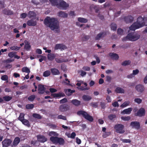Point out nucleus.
Wrapping results in <instances>:
<instances>
[{
	"label": "nucleus",
	"instance_id": "obj_1",
	"mask_svg": "<svg viewBox=\"0 0 147 147\" xmlns=\"http://www.w3.org/2000/svg\"><path fill=\"white\" fill-rule=\"evenodd\" d=\"M44 24L47 26L50 27L51 30L57 32L59 31L58 22L54 18L47 17L45 20Z\"/></svg>",
	"mask_w": 147,
	"mask_h": 147
},
{
	"label": "nucleus",
	"instance_id": "obj_2",
	"mask_svg": "<svg viewBox=\"0 0 147 147\" xmlns=\"http://www.w3.org/2000/svg\"><path fill=\"white\" fill-rule=\"evenodd\" d=\"M144 26H147V17L143 18L139 16L138 18L137 22L129 27V29L130 30L134 31Z\"/></svg>",
	"mask_w": 147,
	"mask_h": 147
},
{
	"label": "nucleus",
	"instance_id": "obj_3",
	"mask_svg": "<svg viewBox=\"0 0 147 147\" xmlns=\"http://www.w3.org/2000/svg\"><path fill=\"white\" fill-rule=\"evenodd\" d=\"M51 4L63 9H65L69 7V5L63 0H49Z\"/></svg>",
	"mask_w": 147,
	"mask_h": 147
},
{
	"label": "nucleus",
	"instance_id": "obj_4",
	"mask_svg": "<svg viewBox=\"0 0 147 147\" xmlns=\"http://www.w3.org/2000/svg\"><path fill=\"white\" fill-rule=\"evenodd\" d=\"M140 37V35L137 33L135 32L129 33L127 36L122 38L123 41L129 40L131 41H135L139 39Z\"/></svg>",
	"mask_w": 147,
	"mask_h": 147
},
{
	"label": "nucleus",
	"instance_id": "obj_5",
	"mask_svg": "<svg viewBox=\"0 0 147 147\" xmlns=\"http://www.w3.org/2000/svg\"><path fill=\"white\" fill-rule=\"evenodd\" d=\"M50 140L52 142L55 144L61 145L63 144L64 143V140L61 138L52 137L50 138Z\"/></svg>",
	"mask_w": 147,
	"mask_h": 147
},
{
	"label": "nucleus",
	"instance_id": "obj_6",
	"mask_svg": "<svg viewBox=\"0 0 147 147\" xmlns=\"http://www.w3.org/2000/svg\"><path fill=\"white\" fill-rule=\"evenodd\" d=\"M124 128V125L121 124H117L114 126L116 131L121 134H123L125 132Z\"/></svg>",
	"mask_w": 147,
	"mask_h": 147
},
{
	"label": "nucleus",
	"instance_id": "obj_7",
	"mask_svg": "<svg viewBox=\"0 0 147 147\" xmlns=\"http://www.w3.org/2000/svg\"><path fill=\"white\" fill-rule=\"evenodd\" d=\"M77 114L80 115H82L87 120L92 121L93 120L92 117L89 115L86 112L82 111H79L77 112Z\"/></svg>",
	"mask_w": 147,
	"mask_h": 147
},
{
	"label": "nucleus",
	"instance_id": "obj_8",
	"mask_svg": "<svg viewBox=\"0 0 147 147\" xmlns=\"http://www.w3.org/2000/svg\"><path fill=\"white\" fill-rule=\"evenodd\" d=\"M38 20V18H35L28 20L27 22V24L29 26H35L36 25L37 22Z\"/></svg>",
	"mask_w": 147,
	"mask_h": 147
},
{
	"label": "nucleus",
	"instance_id": "obj_9",
	"mask_svg": "<svg viewBox=\"0 0 147 147\" xmlns=\"http://www.w3.org/2000/svg\"><path fill=\"white\" fill-rule=\"evenodd\" d=\"M131 126L133 128L136 129H139L140 128V124L138 121H132L130 123Z\"/></svg>",
	"mask_w": 147,
	"mask_h": 147
},
{
	"label": "nucleus",
	"instance_id": "obj_10",
	"mask_svg": "<svg viewBox=\"0 0 147 147\" xmlns=\"http://www.w3.org/2000/svg\"><path fill=\"white\" fill-rule=\"evenodd\" d=\"M145 109L143 108H141L136 113V115L139 117L144 116L145 115Z\"/></svg>",
	"mask_w": 147,
	"mask_h": 147
},
{
	"label": "nucleus",
	"instance_id": "obj_11",
	"mask_svg": "<svg viewBox=\"0 0 147 147\" xmlns=\"http://www.w3.org/2000/svg\"><path fill=\"white\" fill-rule=\"evenodd\" d=\"M67 48V47L64 45L62 44H58L55 45L54 49L55 50L60 49L62 51L66 49Z\"/></svg>",
	"mask_w": 147,
	"mask_h": 147
},
{
	"label": "nucleus",
	"instance_id": "obj_12",
	"mask_svg": "<svg viewBox=\"0 0 147 147\" xmlns=\"http://www.w3.org/2000/svg\"><path fill=\"white\" fill-rule=\"evenodd\" d=\"M136 89L138 92H142L144 90V88L143 85L139 84L136 86Z\"/></svg>",
	"mask_w": 147,
	"mask_h": 147
},
{
	"label": "nucleus",
	"instance_id": "obj_13",
	"mask_svg": "<svg viewBox=\"0 0 147 147\" xmlns=\"http://www.w3.org/2000/svg\"><path fill=\"white\" fill-rule=\"evenodd\" d=\"M11 142L9 139H6L4 140L2 142L3 146L4 147H6L9 146Z\"/></svg>",
	"mask_w": 147,
	"mask_h": 147
},
{
	"label": "nucleus",
	"instance_id": "obj_14",
	"mask_svg": "<svg viewBox=\"0 0 147 147\" xmlns=\"http://www.w3.org/2000/svg\"><path fill=\"white\" fill-rule=\"evenodd\" d=\"M132 110V108H129L124 110L121 112V113L122 114H129L131 113V112Z\"/></svg>",
	"mask_w": 147,
	"mask_h": 147
},
{
	"label": "nucleus",
	"instance_id": "obj_15",
	"mask_svg": "<svg viewBox=\"0 0 147 147\" xmlns=\"http://www.w3.org/2000/svg\"><path fill=\"white\" fill-rule=\"evenodd\" d=\"M38 93L40 94L43 93L45 91V88L43 85L40 84L38 86Z\"/></svg>",
	"mask_w": 147,
	"mask_h": 147
},
{
	"label": "nucleus",
	"instance_id": "obj_16",
	"mask_svg": "<svg viewBox=\"0 0 147 147\" xmlns=\"http://www.w3.org/2000/svg\"><path fill=\"white\" fill-rule=\"evenodd\" d=\"M37 137L38 140L42 142H44L47 140V138L42 135H38Z\"/></svg>",
	"mask_w": 147,
	"mask_h": 147
},
{
	"label": "nucleus",
	"instance_id": "obj_17",
	"mask_svg": "<svg viewBox=\"0 0 147 147\" xmlns=\"http://www.w3.org/2000/svg\"><path fill=\"white\" fill-rule=\"evenodd\" d=\"M64 94L62 92H59L58 93H54L51 94L53 97L59 98L61 96H63Z\"/></svg>",
	"mask_w": 147,
	"mask_h": 147
},
{
	"label": "nucleus",
	"instance_id": "obj_18",
	"mask_svg": "<svg viewBox=\"0 0 147 147\" xmlns=\"http://www.w3.org/2000/svg\"><path fill=\"white\" fill-rule=\"evenodd\" d=\"M109 55L112 59L115 60L118 59L119 57L118 55L115 53H110Z\"/></svg>",
	"mask_w": 147,
	"mask_h": 147
},
{
	"label": "nucleus",
	"instance_id": "obj_19",
	"mask_svg": "<svg viewBox=\"0 0 147 147\" xmlns=\"http://www.w3.org/2000/svg\"><path fill=\"white\" fill-rule=\"evenodd\" d=\"M24 42L25 43L24 49L27 51L30 50L31 48V46L28 42L26 40L24 41Z\"/></svg>",
	"mask_w": 147,
	"mask_h": 147
},
{
	"label": "nucleus",
	"instance_id": "obj_20",
	"mask_svg": "<svg viewBox=\"0 0 147 147\" xmlns=\"http://www.w3.org/2000/svg\"><path fill=\"white\" fill-rule=\"evenodd\" d=\"M28 16L30 18L32 17H34L35 18H36V14L33 11H29L28 15Z\"/></svg>",
	"mask_w": 147,
	"mask_h": 147
},
{
	"label": "nucleus",
	"instance_id": "obj_21",
	"mask_svg": "<svg viewBox=\"0 0 147 147\" xmlns=\"http://www.w3.org/2000/svg\"><path fill=\"white\" fill-rule=\"evenodd\" d=\"M56 57L54 54L50 53L47 55L48 59L50 61H52Z\"/></svg>",
	"mask_w": 147,
	"mask_h": 147
},
{
	"label": "nucleus",
	"instance_id": "obj_22",
	"mask_svg": "<svg viewBox=\"0 0 147 147\" xmlns=\"http://www.w3.org/2000/svg\"><path fill=\"white\" fill-rule=\"evenodd\" d=\"M52 74L54 75L59 74V70L55 68H52L51 69Z\"/></svg>",
	"mask_w": 147,
	"mask_h": 147
},
{
	"label": "nucleus",
	"instance_id": "obj_23",
	"mask_svg": "<svg viewBox=\"0 0 147 147\" xmlns=\"http://www.w3.org/2000/svg\"><path fill=\"white\" fill-rule=\"evenodd\" d=\"M104 33L101 32L98 34L95 37V39L96 40H99L102 38L104 36Z\"/></svg>",
	"mask_w": 147,
	"mask_h": 147
},
{
	"label": "nucleus",
	"instance_id": "obj_24",
	"mask_svg": "<svg viewBox=\"0 0 147 147\" xmlns=\"http://www.w3.org/2000/svg\"><path fill=\"white\" fill-rule=\"evenodd\" d=\"M115 92L117 93H123L124 92V90L120 88V87H117L115 90Z\"/></svg>",
	"mask_w": 147,
	"mask_h": 147
},
{
	"label": "nucleus",
	"instance_id": "obj_25",
	"mask_svg": "<svg viewBox=\"0 0 147 147\" xmlns=\"http://www.w3.org/2000/svg\"><path fill=\"white\" fill-rule=\"evenodd\" d=\"M83 99L85 101H89L91 99L92 97L91 96L88 95H84L82 97Z\"/></svg>",
	"mask_w": 147,
	"mask_h": 147
},
{
	"label": "nucleus",
	"instance_id": "obj_26",
	"mask_svg": "<svg viewBox=\"0 0 147 147\" xmlns=\"http://www.w3.org/2000/svg\"><path fill=\"white\" fill-rule=\"evenodd\" d=\"M65 92L66 94L67 95H70L71 94L74 92H75V90H71L70 89H68L65 90Z\"/></svg>",
	"mask_w": 147,
	"mask_h": 147
},
{
	"label": "nucleus",
	"instance_id": "obj_27",
	"mask_svg": "<svg viewBox=\"0 0 147 147\" xmlns=\"http://www.w3.org/2000/svg\"><path fill=\"white\" fill-rule=\"evenodd\" d=\"M58 16L60 17L66 18L67 16V14L62 11H60L58 13Z\"/></svg>",
	"mask_w": 147,
	"mask_h": 147
},
{
	"label": "nucleus",
	"instance_id": "obj_28",
	"mask_svg": "<svg viewBox=\"0 0 147 147\" xmlns=\"http://www.w3.org/2000/svg\"><path fill=\"white\" fill-rule=\"evenodd\" d=\"M71 102L73 105L76 106H78L80 104V102L78 100L74 99L71 101Z\"/></svg>",
	"mask_w": 147,
	"mask_h": 147
},
{
	"label": "nucleus",
	"instance_id": "obj_29",
	"mask_svg": "<svg viewBox=\"0 0 147 147\" xmlns=\"http://www.w3.org/2000/svg\"><path fill=\"white\" fill-rule=\"evenodd\" d=\"M20 141V139L18 137L16 138L13 142V145L14 146L17 145Z\"/></svg>",
	"mask_w": 147,
	"mask_h": 147
},
{
	"label": "nucleus",
	"instance_id": "obj_30",
	"mask_svg": "<svg viewBox=\"0 0 147 147\" xmlns=\"http://www.w3.org/2000/svg\"><path fill=\"white\" fill-rule=\"evenodd\" d=\"M130 103V102L129 100H127L124 102L121 106L120 107L122 108L125 107L129 105Z\"/></svg>",
	"mask_w": 147,
	"mask_h": 147
},
{
	"label": "nucleus",
	"instance_id": "obj_31",
	"mask_svg": "<svg viewBox=\"0 0 147 147\" xmlns=\"http://www.w3.org/2000/svg\"><path fill=\"white\" fill-rule=\"evenodd\" d=\"M78 20L79 22L83 23H86L87 22V20L84 18H78Z\"/></svg>",
	"mask_w": 147,
	"mask_h": 147
},
{
	"label": "nucleus",
	"instance_id": "obj_32",
	"mask_svg": "<svg viewBox=\"0 0 147 147\" xmlns=\"http://www.w3.org/2000/svg\"><path fill=\"white\" fill-rule=\"evenodd\" d=\"M67 108L65 106L61 105L59 107L60 110L62 112H64L67 110Z\"/></svg>",
	"mask_w": 147,
	"mask_h": 147
},
{
	"label": "nucleus",
	"instance_id": "obj_33",
	"mask_svg": "<svg viewBox=\"0 0 147 147\" xmlns=\"http://www.w3.org/2000/svg\"><path fill=\"white\" fill-rule=\"evenodd\" d=\"M23 72H25L28 74L30 72V69L26 67H23L22 70Z\"/></svg>",
	"mask_w": 147,
	"mask_h": 147
},
{
	"label": "nucleus",
	"instance_id": "obj_34",
	"mask_svg": "<svg viewBox=\"0 0 147 147\" xmlns=\"http://www.w3.org/2000/svg\"><path fill=\"white\" fill-rule=\"evenodd\" d=\"M131 63V61H125L122 63V65L123 66H125L129 65Z\"/></svg>",
	"mask_w": 147,
	"mask_h": 147
},
{
	"label": "nucleus",
	"instance_id": "obj_35",
	"mask_svg": "<svg viewBox=\"0 0 147 147\" xmlns=\"http://www.w3.org/2000/svg\"><path fill=\"white\" fill-rule=\"evenodd\" d=\"M49 135L50 136H58L59 135V134H58L56 132L53 131H50L49 132Z\"/></svg>",
	"mask_w": 147,
	"mask_h": 147
},
{
	"label": "nucleus",
	"instance_id": "obj_36",
	"mask_svg": "<svg viewBox=\"0 0 147 147\" xmlns=\"http://www.w3.org/2000/svg\"><path fill=\"white\" fill-rule=\"evenodd\" d=\"M82 84H83L86 86H87V84L86 83L84 82L82 80L79 81L76 84V85L78 86H80Z\"/></svg>",
	"mask_w": 147,
	"mask_h": 147
},
{
	"label": "nucleus",
	"instance_id": "obj_37",
	"mask_svg": "<svg viewBox=\"0 0 147 147\" xmlns=\"http://www.w3.org/2000/svg\"><path fill=\"white\" fill-rule=\"evenodd\" d=\"M121 118L123 121H128L130 119L131 117L129 116H122L121 117Z\"/></svg>",
	"mask_w": 147,
	"mask_h": 147
},
{
	"label": "nucleus",
	"instance_id": "obj_38",
	"mask_svg": "<svg viewBox=\"0 0 147 147\" xmlns=\"http://www.w3.org/2000/svg\"><path fill=\"white\" fill-rule=\"evenodd\" d=\"M51 74L49 71L47 70L45 71L43 74V76L45 77H47L49 76Z\"/></svg>",
	"mask_w": 147,
	"mask_h": 147
},
{
	"label": "nucleus",
	"instance_id": "obj_39",
	"mask_svg": "<svg viewBox=\"0 0 147 147\" xmlns=\"http://www.w3.org/2000/svg\"><path fill=\"white\" fill-rule=\"evenodd\" d=\"M22 122L24 124L26 125L28 127L30 125L29 121L26 119H24L22 121Z\"/></svg>",
	"mask_w": 147,
	"mask_h": 147
},
{
	"label": "nucleus",
	"instance_id": "obj_40",
	"mask_svg": "<svg viewBox=\"0 0 147 147\" xmlns=\"http://www.w3.org/2000/svg\"><path fill=\"white\" fill-rule=\"evenodd\" d=\"M134 101L135 102L138 104H140L142 102V100L140 98H136L134 99Z\"/></svg>",
	"mask_w": 147,
	"mask_h": 147
},
{
	"label": "nucleus",
	"instance_id": "obj_41",
	"mask_svg": "<svg viewBox=\"0 0 147 147\" xmlns=\"http://www.w3.org/2000/svg\"><path fill=\"white\" fill-rule=\"evenodd\" d=\"M10 49L11 50L17 51L20 49V47L16 46H14L11 47Z\"/></svg>",
	"mask_w": 147,
	"mask_h": 147
},
{
	"label": "nucleus",
	"instance_id": "obj_42",
	"mask_svg": "<svg viewBox=\"0 0 147 147\" xmlns=\"http://www.w3.org/2000/svg\"><path fill=\"white\" fill-rule=\"evenodd\" d=\"M117 33L119 35H123L124 34L123 31L120 28H119L118 29Z\"/></svg>",
	"mask_w": 147,
	"mask_h": 147
},
{
	"label": "nucleus",
	"instance_id": "obj_43",
	"mask_svg": "<svg viewBox=\"0 0 147 147\" xmlns=\"http://www.w3.org/2000/svg\"><path fill=\"white\" fill-rule=\"evenodd\" d=\"M3 100H5L6 101H9L11 99L12 97L9 96H5L3 97Z\"/></svg>",
	"mask_w": 147,
	"mask_h": 147
},
{
	"label": "nucleus",
	"instance_id": "obj_44",
	"mask_svg": "<svg viewBox=\"0 0 147 147\" xmlns=\"http://www.w3.org/2000/svg\"><path fill=\"white\" fill-rule=\"evenodd\" d=\"M78 73L79 74H80L82 76H85L86 74V73L82 70H79L78 71Z\"/></svg>",
	"mask_w": 147,
	"mask_h": 147
},
{
	"label": "nucleus",
	"instance_id": "obj_45",
	"mask_svg": "<svg viewBox=\"0 0 147 147\" xmlns=\"http://www.w3.org/2000/svg\"><path fill=\"white\" fill-rule=\"evenodd\" d=\"M24 113H21L20 114V115L19 117V120L21 121H22L24 119Z\"/></svg>",
	"mask_w": 147,
	"mask_h": 147
},
{
	"label": "nucleus",
	"instance_id": "obj_46",
	"mask_svg": "<svg viewBox=\"0 0 147 147\" xmlns=\"http://www.w3.org/2000/svg\"><path fill=\"white\" fill-rule=\"evenodd\" d=\"M32 116L38 119H41V116L38 114H34Z\"/></svg>",
	"mask_w": 147,
	"mask_h": 147
},
{
	"label": "nucleus",
	"instance_id": "obj_47",
	"mask_svg": "<svg viewBox=\"0 0 147 147\" xmlns=\"http://www.w3.org/2000/svg\"><path fill=\"white\" fill-rule=\"evenodd\" d=\"M77 88L82 90H88L90 89V88L89 87H84L82 86L80 87H78Z\"/></svg>",
	"mask_w": 147,
	"mask_h": 147
},
{
	"label": "nucleus",
	"instance_id": "obj_48",
	"mask_svg": "<svg viewBox=\"0 0 147 147\" xmlns=\"http://www.w3.org/2000/svg\"><path fill=\"white\" fill-rule=\"evenodd\" d=\"M121 140L124 143H129L131 142L129 139H121Z\"/></svg>",
	"mask_w": 147,
	"mask_h": 147
},
{
	"label": "nucleus",
	"instance_id": "obj_49",
	"mask_svg": "<svg viewBox=\"0 0 147 147\" xmlns=\"http://www.w3.org/2000/svg\"><path fill=\"white\" fill-rule=\"evenodd\" d=\"M111 29L113 30H115L117 28V26L116 24H112L111 26Z\"/></svg>",
	"mask_w": 147,
	"mask_h": 147
},
{
	"label": "nucleus",
	"instance_id": "obj_50",
	"mask_svg": "<svg viewBox=\"0 0 147 147\" xmlns=\"http://www.w3.org/2000/svg\"><path fill=\"white\" fill-rule=\"evenodd\" d=\"M16 53L15 52H11L8 54V56L12 58L14 57Z\"/></svg>",
	"mask_w": 147,
	"mask_h": 147
},
{
	"label": "nucleus",
	"instance_id": "obj_51",
	"mask_svg": "<svg viewBox=\"0 0 147 147\" xmlns=\"http://www.w3.org/2000/svg\"><path fill=\"white\" fill-rule=\"evenodd\" d=\"M110 134V132H105L103 134L102 136L104 138H106Z\"/></svg>",
	"mask_w": 147,
	"mask_h": 147
},
{
	"label": "nucleus",
	"instance_id": "obj_52",
	"mask_svg": "<svg viewBox=\"0 0 147 147\" xmlns=\"http://www.w3.org/2000/svg\"><path fill=\"white\" fill-rule=\"evenodd\" d=\"M34 107V105L32 104H28L26 105V109H31Z\"/></svg>",
	"mask_w": 147,
	"mask_h": 147
},
{
	"label": "nucleus",
	"instance_id": "obj_53",
	"mask_svg": "<svg viewBox=\"0 0 147 147\" xmlns=\"http://www.w3.org/2000/svg\"><path fill=\"white\" fill-rule=\"evenodd\" d=\"M1 79L2 80L6 81L7 80L8 77L6 75H4L1 76Z\"/></svg>",
	"mask_w": 147,
	"mask_h": 147
},
{
	"label": "nucleus",
	"instance_id": "obj_54",
	"mask_svg": "<svg viewBox=\"0 0 147 147\" xmlns=\"http://www.w3.org/2000/svg\"><path fill=\"white\" fill-rule=\"evenodd\" d=\"M35 97V96L33 95L29 96L28 98V99L30 101H32L34 99Z\"/></svg>",
	"mask_w": 147,
	"mask_h": 147
},
{
	"label": "nucleus",
	"instance_id": "obj_55",
	"mask_svg": "<svg viewBox=\"0 0 147 147\" xmlns=\"http://www.w3.org/2000/svg\"><path fill=\"white\" fill-rule=\"evenodd\" d=\"M139 73V70L138 69H136L133 71L132 74L134 76L138 74Z\"/></svg>",
	"mask_w": 147,
	"mask_h": 147
},
{
	"label": "nucleus",
	"instance_id": "obj_56",
	"mask_svg": "<svg viewBox=\"0 0 147 147\" xmlns=\"http://www.w3.org/2000/svg\"><path fill=\"white\" fill-rule=\"evenodd\" d=\"M116 117L115 115L111 114L109 115L108 117L110 120H113V119L115 118Z\"/></svg>",
	"mask_w": 147,
	"mask_h": 147
},
{
	"label": "nucleus",
	"instance_id": "obj_57",
	"mask_svg": "<svg viewBox=\"0 0 147 147\" xmlns=\"http://www.w3.org/2000/svg\"><path fill=\"white\" fill-rule=\"evenodd\" d=\"M57 118L58 119H61L64 120H66V119L65 117L61 115H59L58 116Z\"/></svg>",
	"mask_w": 147,
	"mask_h": 147
},
{
	"label": "nucleus",
	"instance_id": "obj_58",
	"mask_svg": "<svg viewBox=\"0 0 147 147\" xmlns=\"http://www.w3.org/2000/svg\"><path fill=\"white\" fill-rule=\"evenodd\" d=\"M55 60L57 62L59 63H60L63 61H68V60H61L58 58H56Z\"/></svg>",
	"mask_w": 147,
	"mask_h": 147
},
{
	"label": "nucleus",
	"instance_id": "obj_59",
	"mask_svg": "<svg viewBox=\"0 0 147 147\" xmlns=\"http://www.w3.org/2000/svg\"><path fill=\"white\" fill-rule=\"evenodd\" d=\"M82 69L86 71H89L90 70V68L88 66H85L83 67Z\"/></svg>",
	"mask_w": 147,
	"mask_h": 147
},
{
	"label": "nucleus",
	"instance_id": "obj_60",
	"mask_svg": "<svg viewBox=\"0 0 147 147\" xmlns=\"http://www.w3.org/2000/svg\"><path fill=\"white\" fill-rule=\"evenodd\" d=\"M27 16V14L25 13H23L21 14L20 17L22 18H24L26 17Z\"/></svg>",
	"mask_w": 147,
	"mask_h": 147
},
{
	"label": "nucleus",
	"instance_id": "obj_61",
	"mask_svg": "<svg viewBox=\"0 0 147 147\" xmlns=\"http://www.w3.org/2000/svg\"><path fill=\"white\" fill-rule=\"evenodd\" d=\"M49 90L50 92L51 93H53L57 92V90L55 88H49Z\"/></svg>",
	"mask_w": 147,
	"mask_h": 147
},
{
	"label": "nucleus",
	"instance_id": "obj_62",
	"mask_svg": "<svg viewBox=\"0 0 147 147\" xmlns=\"http://www.w3.org/2000/svg\"><path fill=\"white\" fill-rule=\"evenodd\" d=\"M134 76L132 73L127 76V78H128L130 79L133 78Z\"/></svg>",
	"mask_w": 147,
	"mask_h": 147
},
{
	"label": "nucleus",
	"instance_id": "obj_63",
	"mask_svg": "<svg viewBox=\"0 0 147 147\" xmlns=\"http://www.w3.org/2000/svg\"><path fill=\"white\" fill-rule=\"evenodd\" d=\"M14 60L13 59H8L6 60L5 62L7 63H8L14 61Z\"/></svg>",
	"mask_w": 147,
	"mask_h": 147
},
{
	"label": "nucleus",
	"instance_id": "obj_64",
	"mask_svg": "<svg viewBox=\"0 0 147 147\" xmlns=\"http://www.w3.org/2000/svg\"><path fill=\"white\" fill-rule=\"evenodd\" d=\"M112 105L114 107H118L119 106V105L117 102H115L113 103H112Z\"/></svg>",
	"mask_w": 147,
	"mask_h": 147
}]
</instances>
